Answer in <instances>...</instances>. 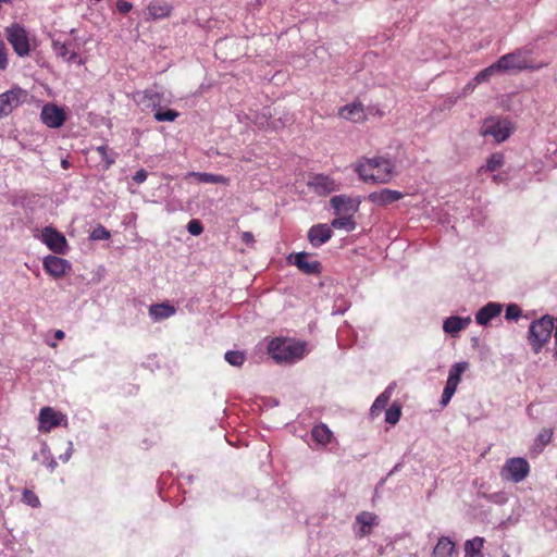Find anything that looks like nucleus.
Listing matches in <instances>:
<instances>
[{"instance_id": "nucleus-1", "label": "nucleus", "mask_w": 557, "mask_h": 557, "mask_svg": "<svg viewBox=\"0 0 557 557\" xmlns=\"http://www.w3.org/2000/svg\"><path fill=\"white\" fill-rule=\"evenodd\" d=\"M354 169L359 178L368 184H387L395 175V164L384 157L362 158Z\"/></svg>"}, {"instance_id": "nucleus-2", "label": "nucleus", "mask_w": 557, "mask_h": 557, "mask_svg": "<svg viewBox=\"0 0 557 557\" xmlns=\"http://www.w3.org/2000/svg\"><path fill=\"white\" fill-rule=\"evenodd\" d=\"M268 349L271 357L278 363H294L308 354L305 342L292 338H275L271 341Z\"/></svg>"}, {"instance_id": "nucleus-3", "label": "nucleus", "mask_w": 557, "mask_h": 557, "mask_svg": "<svg viewBox=\"0 0 557 557\" xmlns=\"http://www.w3.org/2000/svg\"><path fill=\"white\" fill-rule=\"evenodd\" d=\"M556 329V318L545 314L533 321L528 331V342L534 354H540L543 347L549 342Z\"/></svg>"}, {"instance_id": "nucleus-4", "label": "nucleus", "mask_w": 557, "mask_h": 557, "mask_svg": "<svg viewBox=\"0 0 557 557\" xmlns=\"http://www.w3.org/2000/svg\"><path fill=\"white\" fill-rule=\"evenodd\" d=\"M531 53L532 50L528 48L517 49L513 52L502 55L496 61V66H498L500 72L541 69L542 64L534 65L532 63L530 59Z\"/></svg>"}, {"instance_id": "nucleus-5", "label": "nucleus", "mask_w": 557, "mask_h": 557, "mask_svg": "<svg viewBox=\"0 0 557 557\" xmlns=\"http://www.w3.org/2000/svg\"><path fill=\"white\" fill-rule=\"evenodd\" d=\"M512 132L513 126L509 120L495 116L484 120L481 128L483 136H492L497 143L507 140Z\"/></svg>"}, {"instance_id": "nucleus-6", "label": "nucleus", "mask_w": 557, "mask_h": 557, "mask_svg": "<svg viewBox=\"0 0 557 557\" xmlns=\"http://www.w3.org/2000/svg\"><path fill=\"white\" fill-rule=\"evenodd\" d=\"M530 472L528 461L522 457H513L508 459L500 470V476L504 480L519 483L523 481Z\"/></svg>"}, {"instance_id": "nucleus-7", "label": "nucleus", "mask_w": 557, "mask_h": 557, "mask_svg": "<svg viewBox=\"0 0 557 557\" xmlns=\"http://www.w3.org/2000/svg\"><path fill=\"white\" fill-rule=\"evenodd\" d=\"M468 362H457L453 364L448 372V377L446 381V385L444 387L441 405L443 407L447 406L457 391V387L461 381V375L468 369Z\"/></svg>"}, {"instance_id": "nucleus-8", "label": "nucleus", "mask_w": 557, "mask_h": 557, "mask_svg": "<svg viewBox=\"0 0 557 557\" xmlns=\"http://www.w3.org/2000/svg\"><path fill=\"white\" fill-rule=\"evenodd\" d=\"M7 39L12 45L14 51L20 57H25L29 53V41L26 30L17 25L14 24L10 27H7Z\"/></svg>"}, {"instance_id": "nucleus-9", "label": "nucleus", "mask_w": 557, "mask_h": 557, "mask_svg": "<svg viewBox=\"0 0 557 557\" xmlns=\"http://www.w3.org/2000/svg\"><path fill=\"white\" fill-rule=\"evenodd\" d=\"M379 517L370 511H361L356 516L352 531L356 537L362 539L368 536L372 529L379 525Z\"/></svg>"}, {"instance_id": "nucleus-10", "label": "nucleus", "mask_w": 557, "mask_h": 557, "mask_svg": "<svg viewBox=\"0 0 557 557\" xmlns=\"http://www.w3.org/2000/svg\"><path fill=\"white\" fill-rule=\"evenodd\" d=\"M38 420L41 432H50L53 428L67 423L66 417L51 407L41 408Z\"/></svg>"}, {"instance_id": "nucleus-11", "label": "nucleus", "mask_w": 557, "mask_h": 557, "mask_svg": "<svg viewBox=\"0 0 557 557\" xmlns=\"http://www.w3.org/2000/svg\"><path fill=\"white\" fill-rule=\"evenodd\" d=\"M308 187L319 196H326L339 189V183L324 174H317L308 181Z\"/></svg>"}, {"instance_id": "nucleus-12", "label": "nucleus", "mask_w": 557, "mask_h": 557, "mask_svg": "<svg viewBox=\"0 0 557 557\" xmlns=\"http://www.w3.org/2000/svg\"><path fill=\"white\" fill-rule=\"evenodd\" d=\"M25 97L24 90L13 88L0 95V117L9 115Z\"/></svg>"}, {"instance_id": "nucleus-13", "label": "nucleus", "mask_w": 557, "mask_h": 557, "mask_svg": "<svg viewBox=\"0 0 557 557\" xmlns=\"http://www.w3.org/2000/svg\"><path fill=\"white\" fill-rule=\"evenodd\" d=\"M40 119L48 127L59 128L64 124L65 113L60 107L47 103L41 109Z\"/></svg>"}, {"instance_id": "nucleus-14", "label": "nucleus", "mask_w": 557, "mask_h": 557, "mask_svg": "<svg viewBox=\"0 0 557 557\" xmlns=\"http://www.w3.org/2000/svg\"><path fill=\"white\" fill-rule=\"evenodd\" d=\"M336 215H354L360 205V200L351 198L347 195H337L330 200Z\"/></svg>"}, {"instance_id": "nucleus-15", "label": "nucleus", "mask_w": 557, "mask_h": 557, "mask_svg": "<svg viewBox=\"0 0 557 557\" xmlns=\"http://www.w3.org/2000/svg\"><path fill=\"white\" fill-rule=\"evenodd\" d=\"M41 239L55 253H64L66 251L67 243L65 237L52 227L44 228Z\"/></svg>"}, {"instance_id": "nucleus-16", "label": "nucleus", "mask_w": 557, "mask_h": 557, "mask_svg": "<svg viewBox=\"0 0 557 557\" xmlns=\"http://www.w3.org/2000/svg\"><path fill=\"white\" fill-rule=\"evenodd\" d=\"M44 269L53 277H60L71 269V264L67 260L60 257L47 256L44 259Z\"/></svg>"}, {"instance_id": "nucleus-17", "label": "nucleus", "mask_w": 557, "mask_h": 557, "mask_svg": "<svg viewBox=\"0 0 557 557\" xmlns=\"http://www.w3.org/2000/svg\"><path fill=\"white\" fill-rule=\"evenodd\" d=\"M294 259V264L306 274L319 273L321 264L317 260H309V255L305 251L290 255L288 261Z\"/></svg>"}, {"instance_id": "nucleus-18", "label": "nucleus", "mask_w": 557, "mask_h": 557, "mask_svg": "<svg viewBox=\"0 0 557 557\" xmlns=\"http://www.w3.org/2000/svg\"><path fill=\"white\" fill-rule=\"evenodd\" d=\"M332 228L327 224H317L310 227L308 239L313 247H320L331 239Z\"/></svg>"}, {"instance_id": "nucleus-19", "label": "nucleus", "mask_w": 557, "mask_h": 557, "mask_svg": "<svg viewBox=\"0 0 557 557\" xmlns=\"http://www.w3.org/2000/svg\"><path fill=\"white\" fill-rule=\"evenodd\" d=\"M404 194L398 190L384 188L377 191H373L368 196L369 201L377 206H387L393 202L400 200Z\"/></svg>"}, {"instance_id": "nucleus-20", "label": "nucleus", "mask_w": 557, "mask_h": 557, "mask_svg": "<svg viewBox=\"0 0 557 557\" xmlns=\"http://www.w3.org/2000/svg\"><path fill=\"white\" fill-rule=\"evenodd\" d=\"M52 49L57 57L62 58L67 62L74 61L77 58L73 40H60L59 38H54L52 40Z\"/></svg>"}, {"instance_id": "nucleus-21", "label": "nucleus", "mask_w": 557, "mask_h": 557, "mask_svg": "<svg viewBox=\"0 0 557 557\" xmlns=\"http://www.w3.org/2000/svg\"><path fill=\"white\" fill-rule=\"evenodd\" d=\"M338 114L341 117L354 123H360L367 119L364 108L360 102H351L342 107Z\"/></svg>"}, {"instance_id": "nucleus-22", "label": "nucleus", "mask_w": 557, "mask_h": 557, "mask_svg": "<svg viewBox=\"0 0 557 557\" xmlns=\"http://www.w3.org/2000/svg\"><path fill=\"white\" fill-rule=\"evenodd\" d=\"M470 323V317L453 315L444 321L443 330L445 333L450 334L451 336H457L459 332L465 330Z\"/></svg>"}, {"instance_id": "nucleus-23", "label": "nucleus", "mask_w": 557, "mask_h": 557, "mask_svg": "<svg viewBox=\"0 0 557 557\" xmlns=\"http://www.w3.org/2000/svg\"><path fill=\"white\" fill-rule=\"evenodd\" d=\"M502 312V306L496 302H488L482 307L476 315V323L480 325H486L491 320L496 318Z\"/></svg>"}, {"instance_id": "nucleus-24", "label": "nucleus", "mask_w": 557, "mask_h": 557, "mask_svg": "<svg viewBox=\"0 0 557 557\" xmlns=\"http://www.w3.org/2000/svg\"><path fill=\"white\" fill-rule=\"evenodd\" d=\"M457 553L455 542L448 536H441L433 548V557H454Z\"/></svg>"}, {"instance_id": "nucleus-25", "label": "nucleus", "mask_w": 557, "mask_h": 557, "mask_svg": "<svg viewBox=\"0 0 557 557\" xmlns=\"http://www.w3.org/2000/svg\"><path fill=\"white\" fill-rule=\"evenodd\" d=\"M175 308L169 304H157L149 308V315L154 322L162 321L174 315Z\"/></svg>"}, {"instance_id": "nucleus-26", "label": "nucleus", "mask_w": 557, "mask_h": 557, "mask_svg": "<svg viewBox=\"0 0 557 557\" xmlns=\"http://www.w3.org/2000/svg\"><path fill=\"white\" fill-rule=\"evenodd\" d=\"M485 540L481 536H475L465 542L463 550L465 557H484L482 550Z\"/></svg>"}, {"instance_id": "nucleus-27", "label": "nucleus", "mask_w": 557, "mask_h": 557, "mask_svg": "<svg viewBox=\"0 0 557 557\" xmlns=\"http://www.w3.org/2000/svg\"><path fill=\"white\" fill-rule=\"evenodd\" d=\"M311 435H312L313 441L317 444L322 445V446H326L333 440L332 431L324 423H320V424L315 425L311 431Z\"/></svg>"}, {"instance_id": "nucleus-28", "label": "nucleus", "mask_w": 557, "mask_h": 557, "mask_svg": "<svg viewBox=\"0 0 557 557\" xmlns=\"http://www.w3.org/2000/svg\"><path fill=\"white\" fill-rule=\"evenodd\" d=\"M140 101L152 109L159 108L162 104V94L157 89H147L143 92Z\"/></svg>"}, {"instance_id": "nucleus-29", "label": "nucleus", "mask_w": 557, "mask_h": 557, "mask_svg": "<svg viewBox=\"0 0 557 557\" xmlns=\"http://www.w3.org/2000/svg\"><path fill=\"white\" fill-rule=\"evenodd\" d=\"M190 176H195L199 182L206 184H223L228 185L230 180L223 175L212 174V173H200V172H191Z\"/></svg>"}, {"instance_id": "nucleus-30", "label": "nucleus", "mask_w": 557, "mask_h": 557, "mask_svg": "<svg viewBox=\"0 0 557 557\" xmlns=\"http://www.w3.org/2000/svg\"><path fill=\"white\" fill-rule=\"evenodd\" d=\"M393 393V386H388L382 394H380L371 407L372 414H379L388 404Z\"/></svg>"}, {"instance_id": "nucleus-31", "label": "nucleus", "mask_w": 557, "mask_h": 557, "mask_svg": "<svg viewBox=\"0 0 557 557\" xmlns=\"http://www.w3.org/2000/svg\"><path fill=\"white\" fill-rule=\"evenodd\" d=\"M499 72L500 71H499L498 66H496V62H495L492 65H490V66L485 67L484 70H482L481 72H479L475 75V77L473 78L474 84L473 85L469 84L467 86V88L472 90L476 84H481L483 82L488 81L491 76H493L494 74L499 73Z\"/></svg>"}, {"instance_id": "nucleus-32", "label": "nucleus", "mask_w": 557, "mask_h": 557, "mask_svg": "<svg viewBox=\"0 0 557 557\" xmlns=\"http://www.w3.org/2000/svg\"><path fill=\"white\" fill-rule=\"evenodd\" d=\"M504 165V154L496 152L493 153L486 161V164L479 169V172H494Z\"/></svg>"}, {"instance_id": "nucleus-33", "label": "nucleus", "mask_w": 557, "mask_h": 557, "mask_svg": "<svg viewBox=\"0 0 557 557\" xmlns=\"http://www.w3.org/2000/svg\"><path fill=\"white\" fill-rule=\"evenodd\" d=\"M331 227L337 230H346L347 232H351L356 228V223L352 220V215H338V218L334 219L331 222Z\"/></svg>"}, {"instance_id": "nucleus-34", "label": "nucleus", "mask_w": 557, "mask_h": 557, "mask_svg": "<svg viewBox=\"0 0 557 557\" xmlns=\"http://www.w3.org/2000/svg\"><path fill=\"white\" fill-rule=\"evenodd\" d=\"M171 8L166 3L153 2L149 5V13L154 18L165 17L170 14Z\"/></svg>"}, {"instance_id": "nucleus-35", "label": "nucleus", "mask_w": 557, "mask_h": 557, "mask_svg": "<svg viewBox=\"0 0 557 557\" xmlns=\"http://www.w3.org/2000/svg\"><path fill=\"white\" fill-rule=\"evenodd\" d=\"M224 358L233 367H242L246 360L245 354L237 350L226 351Z\"/></svg>"}, {"instance_id": "nucleus-36", "label": "nucleus", "mask_w": 557, "mask_h": 557, "mask_svg": "<svg viewBox=\"0 0 557 557\" xmlns=\"http://www.w3.org/2000/svg\"><path fill=\"white\" fill-rule=\"evenodd\" d=\"M400 407L393 405L385 412V421L389 424H396L400 419Z\"/></svg>"}, {"instance_id": "nucleus-37", "label": "nucleus", "mask_w": 557, "mask_h": 557, "mask_svg": "<svg viewBox=\"0 0 557 557\" xmlns=\"http://www.w3.org/2000/svg\"><path fill=\"white\" fill-rule=\"evenodd\" d=\"M96 151L100 154L101 159L104 161L106 169H109L115 162V156L109 153V149L107 146H99L96 148Z\"/></svg>"}, {"instance_id": "nucleus-38", "label": "nucleus", "mask_w": 557, "mask_h": 557, "mask_svg": "<svg viewBox=\"0 0 557 557\" xmlns=\"http://www.w3.org/2000/svg\"><path fill=\"white\" fill-rule=\"evenodd\" d=\"M178 116V112L175 110L157 111L154 119L159 122H173Z\"/></svg>"}, {"instance_id": "nucleus-39", "label": "nucleus", "mask_w": 557, "mask_h": 557, "mask_svg": "<svg viewBox=\"0 0 557 557\" xmlns=\"http://www.w3.org/2000/svg\"><path fill=\"white\" fill-rule=\"evenodd\" d=\"M111 236L110 232L102 225L96 226L91 234L90 239L92 240H106L109 239Z\"/></svg>"}, {"instance_id": "nucleus-40", "label": "nucleus", "mask_w": 557, "mask_h": 557, "mask_svg": "<svg viewBox=\"0 0 557 557\" xmlns=\"http://www.w3.org/2000/svg\"><path fill=\"white\" fill-rule=\"evenodd\" d=\"M22 499L25 504L36 508L40 505L39 498L29 490H25L22 495Z\"/></svg>"}, {"instance_id": "nucleus-41", "label": "nucleus", "mask_w": 557, "mask_h": 557, "mask_svg": "<svg viewBox=\"0 0 557 557\" xmlns=\"http://www.w3.org/2000/svg\"><path fill=\"white\" fill-rule=\"evenodd\" d=\"M552 436H553L552 430H549V429L542 430L536 438L537 445H540L541 447H544L545 445H547L550 442Z\"/></svg>"}, {"instance_id": "nucleus-42", "label": "nucleus", "mask_w": 557, "mask_h": 557, "mask_svg": "<svg viewBox=\"0 0 557 557\" xmlns=\"http://www.w3.org/2000/svg\"><path fill=\"white\" fill-rule=\"evenodd\" d=\"M187 231L194 235L198 236L202 233L203 226L199 220H190L187 224Z\"/></svg>"}, {"instance_id": "nucleus-43", "label": "nucleus", "mask_w": 557, "mask_h": 557, "mask_svg": "<svg viewBox=\"0 0 557 557\" xmlns=\"http://www.w3.org/2000/svg\"><path fill=\"white\" fill-rule=\"evenodd\" d=\"M521 315V309L519 306L511 304L507 306L506 309V319L507 320H517Z\"/></svg>"}, {"instance_id": "nucleus-44", "label": "nucleus", "mask_w": 557, "mask_h": 557, "mask_svg": "<svg viewBox=\"0 0 557 557\" xmlns=\"http://www.w3.org/2000/svg\"><path fill=\"white\" fill-rule=\"evenodd\" d=\"M8 66V57L3 42H0V70H5Z\"/></svg>"}, {"instance_id": "nucleus-45", "label": "nucleus", "mask_w": 557, "mask_h": 557, "mask_svg": "<svg viewBox=\"0 0 557 557\" xmlns=\"http://www.w3.org/2000/svg\"><path fill=\"white\" fill-rule=\"evenodd\" d=\"M147 172L146 170L144 169H140L138 170L135 175L133 176V180L137 183V184H143L146 180H147Z\"/></svg>"}, {"instance_id": "nucleus-46", "label": "nucleus", "mask_w": 557, "mask_h": 557, "mask_svg": "<svg viewBox=\"0 0 557 557\" xmlns=\"http://www.w3.org/2000/svg\"><path fill=\"white\" fill-rule=\"evenodd\" d=\"M73 450H74L73 443L70 441L69 442V447H67L66 451L59 456L60 460L63 461V462H67L70 460V458L72 457V455H73Z\"/></svg>"}, {"instance_id": "nucleus-47", "label": "nucleus", "mask_w": 557, "mask_h": 557, "mask_svg": "<svg viewBox=\"0 0 557 557\" xmlns=\"http://www.w3.org/2000/svg\"><path fill=\"white\" fill-rule=\"evenodd\" d=\"M116 8L121 13H128L132 10L133 5L131 2L127 1H119L116 3Z\"/></svg>"}, {"instance_id": "nucleus-48", "label": "nucleus", "mask_w": 557, "mask_h": 557, "mask_svg": "<svg viewBox=\"0 0 557 557\" xmlns=\"http://www.w3.org/2000/svg\"><path fill=\"white\" fill-rule=\"evenodd\" d=\"M242 242L247 244V245L253 244L255 243V237H253L252 233L244 232L242 234Z\"/></svg>"}, {"instance_id": "nucleus-49", "label": "nucleus", "mask_w": 557, "mask_h": 557, "mask_svg": "<svg viewBox=\"0 0 557 557\" xmlns=\"http://www.w3.org/2000/svg\"><path fill=\"white\" fill-rule=\"evenodd\" d=\"M554 341H555L554 356L557 357V317H556V329L554 331Z\"/></svg>"}, {"instance_id": "nucleus-50", "label": "nucleus", "mask_w": 557, "mask_h": 557, "mask_svg": "<svg viewBox=\"0 0 557 557\" xmlns=\"http://www.w3.org/2000/svg\"><path fill=\"white\" fill-rule=\"evenodd\" d=\"M64 336H65V334H64V332H63L62 330H57V331L54 332V337H55V339H58V341L63 339V338H64Z\"/></svg>"}, {"instance_id": "nucleus-51", "label": "nucleus", "mask_w": 557, "mask_h": 557, "mask_svg": "<svg viewBox=\"0 0 557 557\" xmlns=\"http://www.w3.org/2000/svg\"><path fill=\"white\" fill-rule=\"evenodd\" d=\"M48 467L50 468L51 471H53L57 467V461L54 459H51Z\"/></svg>"}, {"instance_id": "nucleus-52", "label": "nucleus", "mask_w": 557, "mask_h": 557, "mask_svg": "<svg viewBox=\"0 0 557 557\" xmlns=\"http://www.w3.org/2000/svg\"><path fill=\"white\" fill-rule=\"evenodd\" d=\"M48 345H49L50 347H52V348L57 347L55 342L48 343Z\"/></svg>"}, {"instance_id": "nucleus-53", "label": "nucleus", "mask_w": 557, "mask_h": 557, "mask_svg": "<svg viewBox=\"0 0 557 557\" xmlns=\"http://www.w3.org/2000/svg\"><path fill=\"white\" fill-rule=\"evenodd\" d=\"M493 180H494L495 182L499 181L498 175H494V176H493Z\"/></svg>"}, {"instance_id": "nucleus-54", "label": "nucleus", "mask_w": 557, "mask_h": 557, "mask_svg": "<svg viewBox=\"0 0 557 557\" xmlns=\"http://www.w3.org/2000/svg\"><path fill=\"white\" fill-rule=\"evenodd\" d=\"M62 165H63V168H66L67 166V162L66 161H62Z\"/></svg>"}]
</instances>
